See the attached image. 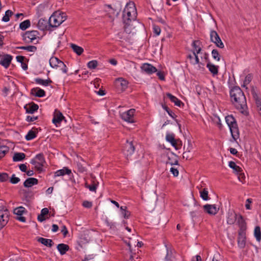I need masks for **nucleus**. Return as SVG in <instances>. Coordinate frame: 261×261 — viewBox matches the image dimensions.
Instances as JSON below:
<instances>
[{
  "label": "nucleus",
  "mask_w": 261,
  "mask_h": 261,
  "mask_svg": "<svg viewBox=\"0 0 261 261\" xmlns=\"http://www.w3.org/2000/svg\"><path fill=\"white\" fill-rule=\"evenodd\" d=\"M230 101L238 110L245 115L248 114L245 111L247 108V101L245 95L239 86H235L231 88L229 91Z\"/></svg>",
  "instance_id": "1"
},
{
  "label": "nucleus",
  "mask_w": 261,
  "mask_h": 261,
  "mask_svg": "<svg viewBox=\"0 0 261 261\" xmlns=\"http://www.w3.org/2000/svg\"><path fill=\"white\" fill-rule=\"evenodd\" d=\"M239 229L238 231V244L240 248H244L246 245V231L247 225L243 217L240 215L238 218Z\"/></svg>",
  "instance_id": "2"
},
{
  "label": "nucleus",
  "mask_w": 261,
  "mask_h": 261,
  "mask_svg": "<svg viewBox=\"0 0 261 261\" xmlns=\"http://www.w3.org/2000/svg\"><path fill=\"white\" fill-rule=\"evenodd\" d=\"M225 121L229 126L233 141H236L239 137V130L237 121L232 115L226 116Z\"/></svg>",
  "instance_id": "3"
},
{
  "label": "nucleus",
  "mask_w": 261,
  "mask_h": 261,
  "mask_svg": "<svg viewBox=\"0 0 261 261\" xmlns=\"http://www.w3.org/2000/svg\"><path fill=\"white\" fill-rule=\"evenodd\" d=\"M67 18L66 13L60 11H56L53 13L49 17V20L53 21L54 24L49 23V27L57 28L63 23Z\"/></svg>",
  "instance_id": "4"
},
{
  "label": "nucleus",
  "mask_w": 261,
  "mask_h": 261,
  "mask_svg": "<svg viewBox=\"0 0 261 261\" xmlns=\"http://www.w3.org/2000/svg\"><path fill=\"white\" fill-rule=\"evenodd\" d=\"M126 9H127V10H128V9H130L131 10H132L133 12H134V10L135 9L134 3L133 2L132 3H127L125 6V9H124V10L123 11L122 20H123V23L124 24V30L125 32H126L128 34H129L131 32V31L130 30H127V29H128V27L130 25L132 20L133 19H134V18L126 17V16L124 13H125Z\"/></svg>",
  "instance_id": "5"
},
{
  "label": "nucleus",
  "mask_w": 261,
  "mask_h": 261,
  "mask_svg": "<svg viewBox=\"0 0 261 261\" xmlns=\"http://www.w3.org/2000/svg\"><path fill=\"white\" fill-rule=\"evenodd\" d=\"M9 212L4 206L0 207V230L6 225L9 221Z\"/></svg>",
  "instance_id": "6"
},
{
  "label": "nucleus",
  "mask_w": 261,
  "mask_h": 261,
  "mask_svg": "<svg viewBox=\"0 0 261 261\" xmlns=\"http://www.w3.org/2000/svg\"><path fill=\"white\" fill-rule=\"evenodd\" d=\"M39 34L37 31H27L22 35V40L26 43H30L36 39L37 35Z\"/></svg>",
  "instance_id": "7"
},
{
  "label": "nucleus",
  "mask_w": 261,
  "mask_h": 261,
  "mask_svg": "<svg viewBox=\"0 0 261 261\" xmlns=\"http://www.w3.org/2000/svg\"><path fill=\"white\" fill-rule=\"evenodd\" d=\"M135 147L133 144V141L129 142L128 140L123 146L122 150L123 154L126 156L128 159V156L131 155L135 151Z\"/></svg>",
  "instance_id": "8"
},
{
  "label": "nucleus",
  "mask_w": 261,
  "mask_h": 261,
  "mask_svg": "<svg viewBox=\"0 0 261 261\" xmlns=\"http://www.w3.org/2000/svg\"><path fill=\"white\" fill-rule=\"evenodd\" d=\"M210 40L211 41L215 44V45L219 48H223L224 47V44L222 42L220 36L216 31L212 30L210 33Z\"/></svg>",
  "instance_id": "9"
},
{
  "label": "nucleus",
  "mask_w": 261,
  "mask_h": 261,
  "mask_svg": "<svg viewBox=\"0 0 261 261\" xmlns=\"http://www.w3.org/2000/svg\"><path fill=\"white\" fill-rule=\"evenodd\" d=\"M49 65L52 68L57 67H62L64 66V68H62V70L64 73H67V68L65 64L62 61L59 60L58 58L52 57L49 61Z\"/></svg>",
  "instance_id": "10"
},
{
  "label": "nucleus",
  "mask_w": 261,
  "mask_h": 261,
  "mask_svg": "<svg viewBox=\"0 0 261 261\" xmlns=\"http://www.w3.org/2000/svg\"><path fill=\"white\" fill-rule=\"evenodd\" d=\"M64 120L65 122H67V120L65 117L63 116L62 113L58 109H56L54 113V117L52 120V122L56 126L61 124V122Z\"/></svg>",
  "instance_id": "11"
},
{
  "label": "nucleus",
  "mask_w": 261,
  "mask_h": 261,
  "mask_svg": "<svg viewBox=\"0 0 261 261\" xmlns=\"http://www.w3.org/2000/svg\"><path fill=\"white\" fill-rule=\"evenodd\" d=\"M26 212L25 208L22 206L18 207L13 211V213L17 215L15 219L22 222H26V218L22 216V215Z\"/></svg>",
  "instance_id": "12"
},
{
  "label": "nucleus",
  "mask_w": 261,
  "mask_h": 261,
  "mask_svg": "<svg viewBox=\"0 0 261 261\" xmlns=\"http://www.w3.org/2000/svg\"><path fill=\"white\" fill-rule=\"evenodd\" d=\"M51 22L49 19L47 20L45 18H40L38 22V28L41 31H51V29H50L51 27H49V23H51Z\"/></svg>",
  "instance_id": "13"
},
{
  "label": "nucleus",
  "mask_w": 261,
  "mask_h": 261,
  "mask_svg": "<svg viewBox=\"0 0 261 261\" xmlns=\"http://www.w3.org/2000/svg\"><path fill=\"white\" fill-rule=\"evenodd\" d=\"M13 59V56L9 54H4L2 56L0 64L4 66L5 68H8L10 66Z\"/></svg>",
  "instance_id": "14"
},
{
  "label": "nucleus",
  "mask_w": 261,
  "mask_h": 261,
  "mask_svg": "<svg viewBox=\"0 0 261 261\" xmlns=\"http://www.w3.org/2000/svg\"><path fill=\"white\" fill-rule=\"evenodd\" d=\"M141 70L148 74H152L157 72L155 67L149 63H144L141 67Z\"/></svg>",
  "instance_id": "15"
},
{
  "label": "nucleus",
  "mask_w": 261,
  "mask_h": 261,
  "mask_svg": "<svg viewBox=\"0 0 261 261\" xmlns=\"http://www.w3.org/2000/svg\"><path fill=\"white\" fill-rule=\"evenodd\" d=\"M24 109L25 110L26 113L32 114L37 111L39 106L34 102H31L26 104L24 106Z\"/></svg>",
  "instance_id": "16"
},
{
  "label": "nucleus",
  "mask_w": 261,
  "mask_h": 261,
  "mask_svg": "<svg viewBox=\"0 0 261 261\" xmlns=\"http://www.w3.org/2000/svg\"><path fill=\"white\" fill-rule=\"evenodd\" d=\"M203 210L207 214L215 215L218 212L219 208H217L215 205L207 204L203 206Z\"/></svg>",
  "instance_id": "17"
},
{
  "label": "nucleus",
  "mask_w": 261,
  "mask_h": 261,
  "mask_svg": "<svg viewBox=\"0 0 261 261\" xmlns=\"http://www.w3.org/2000/svg\"><path fill=\"white\" fill-rule=\"evenodd\" d=\"M30 94L35 97H43L45 96L46 93L44 90L36 87L31 89Z\"/></svg>",
  "instance_id": "18"
},
{
  "label": "nucleus",
  "mask_w": 261,
  "mask_h": 261,
  "mask_svg": "<svg viewBox=\"0 0 261 261\" xmlns=\"http://www.w3.org/2000/svg\"><path fill=\"white\" fill-rule=\"evenodd\" d=\"M251 92L252 95V97L255 100V104L257 109V110L258 109L261 108V98H260L257 94L256 93L254 87L253 86L251 87Z\"/></svg>",
  "instance_id": "19"
},
{
  "label": "nucleus",
  "mask_w": 261,
  "mask_h": 261,
  "mask_svg": "<svg viewBox=\"0 0 261 261\" xmlns=\"http://www.w3.org/2000/svg\"><path fill=\"white\" fill-rule=\"evenodd\" d=\"M166 96L170 99L171 101L174 103V105L177 107H180L181 106H184V103L175 96L172 95L170 93H167Z\"/></svg>",
  "instance_id": "20"
},
{
  "label": "nucleus",
  "mask_w": 261,
  "mask_h": 261,
  "mask_svg": "<svg viewBox=\"0 0 261 261\" xmlns=\"http://www.w3.org/2000/svg\"><path fill=\"white\" fill-rule=\"evenodd\" d=\"M38 184V180L34 177H29L23 182V186L25 188H30L32 186L37 185Z\"/></svg>",
  "instance_id": "21"
},
{
  "label": "nucleus",
  "mask_w": 261,
  "mask_h": 261,
  "mask_svg": "<svg viewBox=\"0 0 261 261\" xmlns=\"http://www.w3.org/2000/svg\"><path fill=\"white\" fill-rule=\"evenodd\" d=\"M128 82L122 77H120L117 79L116 80V85L117 86H120L121 88V91H124L127 88Z\"/></svg>",
  "instance_id": "22"
},
{
  "label": "nucleus",
  "mask_w": 261,
  "mask_h": 261,
  "mask_svg": "<svg viewBox=\"0 0 261 261\" xmlns=\"http://www.w3.org/2000/svg\"><path fill=\"white\" fill-rule=\"evenodd\" d=\"M206 67L208 69V70L212 74L213 76L218 75L219 71V66H216L211 62L207 63Z\"/></svg>",
  "instance_id": "23"
},
{
  "label": "nucleus",
  "mask_w": 261,
  "mask_h": 261,
  "mask_svg": "<svg viewBox=\"0 0 261 261\" xmlns=\"http://www.w3.org/2000/svg\"><path fill=\"white\" fill-rule=\"evenodd\" d=\"M71 174H72L71 170L68 167H65L62 169L57 170L55 173V177L64 176L66 174L70 175Z\"/></svg>",
  "instance_id": "24"
},
{
  "label": "nucleus",
  "mask_w": 261,
  "mask_h": 261,
  "mask_svg": "<svg viewBox=\"0 0 261 261\" xmlns=\"http://www.w3.org/2000/svg\"><path fill=\"white\" fill-rule=\"evenodd\" d=\"M37 241L39 243H40L48 247H51L54 244L53 241L51 239H45L40 237L38 238Z\"/></svg>",
  "instance_id": "25"
},
{
  "label": "nucleus",
  "mask_w": 261,
  "mask_h": 261,
  "mask_svg": "<svg viewBox=\"0 0 261 261\" xmlns=\"http://www.w3.org/2000/svg\"><path fill=\"white\" fill-rule=\"evenodd\" d=\"M202 43L200 40H194L192 43V46L193 48V50H195L196 53L199 54L202 49H201Z\"/></svg>",
  "instance_id": "26"
},
{
  "label": "nucleus",
  "mask_w": 261,
  "mask_h": 261,
  "mask_svg": "<svg viewBox=\"0 0 261 261\" xmlns=\"http://www.w3.org/2000/svg\"><path fill=\"white\" fill-rule=\"evenodd\" d=\"M57 248L61 255L65 254L69 249V246L63 243L58 244Z\"/></svg>",
  "instance_id": "27"
},
{
  "label": "nucleus",
  "mask_w": 261,
  "mask_h": 261,
  "mask_svg": "<svg viewBox=\"0 0 261 261\" xmlns=\"http://www.w3.org/2000/svg\"><path fill=\"white\" fill-rule=\"evenodd\" d=\"M228 166L230 168L233 169V172L236 174H239L240 172L243 171L242 168L239 166L237 165L236 163L233 161L229 162Z\"/></svg>",
  "instance_id": "28"
},
{
  "label": "nucleus",
  "mask_w": 261,
  "mask_h": 261,
  "mask_svg": "<svg viewBox=\"0 0 261 261\" xmlns=\"http://www.w3.org/2000/svg\"><path fill=\"white\" fill-rule=\"evenodd\" d=\"M25 158V154L22 152H15L13 156L14 162H19L23 161Z\"/></svg>",
  "instance_id": "29"
},
{
  "label": "nucleus",
  "mask_w": 261,
  "mask_h": 261,
  "mask_svg": "<svg viewBox=\"0 0 261 261\" xmlns=\"http://www.w3.org/2000/svg\"><path fill=\"white\" fill-rule=\"evenodd\" d=\"M166 248L167 253L165 259L166 261H175V257L173 255L171 250H169L167 245H165Z\"/></svg>",
  "instance_id": "30"
},
{
  "label": "nucleus",
  "mask_w": 261,
  "mask_h": 261,
  "mask_svg": "<svg viewBox=\"0 0 261 261\" xmlns=\"http://www.w3.org/2000/svg\"><path fill=\"white\" fill-rule=\"evenodd\" d=\"M70 47L73 51L78 56L81 55L84 51V49L82 47L79 46L75 44L71 43Z\"/></svg>",
  "instance_id": "31"
},
{
  "label": "nucleus",
  "mask_w": 261,
  "mask_h": 261,
  "mask_svg": "<svg viewBox=\"0 0 261 261\" xmlns=\"http://www.w3.org/2000/svg\"><path fill=\"white\" fill-rule=\"evenodd\" d=\"M35 81L37 84H41L45 86H47L49 84L53 83V81L49 78L45 80L40 78H36Z\"/></svg>",
  "instance_id": "32"
},
{
  "label": "nucleus",
  "mask_w": 261,
  "mask_h": 261,
  "mask_svg": "<svg viewBox=\"0 0 261 261\" xmlns=\"http://www.w3.org/2000/svg\"><path fill=\"white\" fill-rule=\"evenodd\" d=\"M122 5L121 3L119 1H117L114 4V9L116 11L115 16L117 17L122 9Z\"/></svg>",
  "instance_id": "33"
},
{
  "label": "nucleus",
  "mask_w": 261,
  "mask_h": 261,
  "mask_svg": "<svg viewBox=\"0 0 261 261\" xmlns=\"http://www.w3.org/2000/svg\"><path fill=\"white\" fill-rule=\"evenodd\" d=\"M37 131L31 129L25 136V138L27 141L31 140L37 137Z\"/></svg>",
  "instance_id": "34"
},
{
  "label": "nucleus",
  "mask_w": 261,
  "mask_h": 261,
  "mask_svg": "<svg viewBox=\"0 0 261 261\" xmlns=\"http://www.w3.org/2000/svg\"><path fill=\"white\" fill-rule=\"evenodd\" d=\"M31 25L30 20L27 19L19 24V29L22 31H25L29 28Z\"/></svg>",
  "instance_id": "35"
},
{
  "label": "nucleus",
  "mask_w": 261,
  "mask_h": 261,
  "mask_svg": "<svg viewBox=\"0 0 261 261\" xmlns=\"http://www.w3.org/2000/svg\"><path fill=\"white\" fill-rule=\"evenodd\" d=\"M254 235L256 240L260 242L261 240V230L259 226H255L254 230Z\"/></svg>",
  "instance_id": "36"
},
{
  "label": "nucleus",
  "mask_w": 261,
  "mask_h": 261,
  "mask_svg": "<svg viewBox=\"0 0 261 261\" xmlns=\"http://www.w3.org/2000/svg\"><path fill=\"white\" fill-rule=\"evenodd\" d=\"M121 118L124 121L129 123L134 122L133 117L130 114L128 115V114L125 112L122 113L121 115Z\"/></svg>",
  "instance_id": "37"
},
{
  "label": "nucleus",
  "mask_w": 261,
  "mask_h": 261,
  "mask_svg": "<svg viewBox=\"0 0 261 261\" xmlns=\"http://www.w3.org/2000/svg\"><path fill=\"white\" fill-rule=\"evenodd\" d=\"M35 158L40 161L39 163H37L39 166H44V163H45V160L44 157V155L42 153L37 154Z\"/></svg>",
  "instance_id": "38"
},
{
  "label": "nucleus",
  "mask_w": 261,
  "mask_h": 261,
  "mask_svg": "<svg viewBox=\"0 0 261 261\" xmlns=\"http://www.w3.org/2000/svg\"><path fill=\"white\" fill-rule=\"evenodd\" d=\"M13 14V12L10 10H8L5 12V14L2 18V21L8 22L10 20V17Z\"/></svg>",
  "instance_id": "39"
},
{
  "label": "nucleus",
  "mask_w": 261,
  "mask_h": 261,
  "mask_svg": "<svg viewBox=\"0 0 261 261\" xmlns=\"http://www.w3.org/2000/svg\"><path fill=\"white\" fill-rule=\"evenodd\" d=\"M162 108L165 110L169 115L173 119H175L177 116L165 105L162 104Z\"/></svg>",
  "instance_id": "40"
},
{
  "label": "nucleus",
  "mask_w": 261,
  "mask_h": 261,
  "mask_svg": "<svg viewBox=\"0 0 261 261\" xmlns=\"http://www.w3.org/2000/svg\"><path fill=\"white\" fill-rule=\"evenodd\" d=\"M126 206H121L120 211L121 212V214H122L123 217L125 219H128L130 216V212L127 211Z\"/></svg>",
  "instance_id": "41"
},
{
  "label": "nucleus",
  "mask_w": 261,
  "mask_h": 261,
  "mask_svg": "<svg viewBox=\"0 0 261 261\" xmlns=\"http://www.w3.org/2000/svg\"><path fill=\"white\" fill-rule=\"evenodd\" d=\"M1 147H2V149H0V155L1 158H2L8 152L9 148L8 147L5 145H2Z\"/></svg>",
  "instance_id": "42"
},
{
  "label": "nucleus",
  "mask_w": 261,
  "mask_h": 261,
  "mask_svg": "<svg viewBox=\"0 0 261 261\" xmlns=\"http://www.w3.org/2000/svg\"><path fill=\"white\" fill-rule=\"evenodd\" d=\"M98 65V62L96 60H92L89 62L87 64V66L89 68L94 69Z\"/></svg>",
  "instance_id": "43"
},
{
  "label": "nucleus",
  "mask_w": 261,
  "mask_h": 261,
  "mask_svg": "<svg viewBox=\"0 0 261 261\" xmlns=\"http://www.w3.org/2000/svg\"><path fill=\"white\" fill-rule=\"evenodd\" d=\"M212 55L213 58L216 60L218 61H219L220 60V55L216 49H214L212 51Z\"/></svg>",
  "instance_id": "44"
},
{
  "label": "nucleus",
  "mask_w": 261,
  "mask_h": 261,
  "mask_svg": "<svg viewBox=\"0 0 261 261\" xmlns=\"http://www.w3.org/2000/svg\"><path fill=\"white\" fill-rule=\"evenodd\" d=\"M166 141L169 143L173 142L176 139H175V135L173 134H168L166 137Z\"/></svg>",
  "instance_id": "45"
},
{
  "label": "nucleus",
  "mask_w": 261,
  "mask_h": 261,
  "mask_svg": "<svg viewBox=\"0 0 261 261\" xmlns=\"http://www.w3.org/2000/svg\"><path fill=\"white\" fill-rule=\"evenodd\" d=\"M9 178L8 174L7 173H0V182H5Z\"/></svg>",
  "instance_id": "46"
},
{
  "label": "nucleus",
  "mask_w": 261,
  "mask_h": 261,
  "mask_svg": "<svg viewBox=\"0 0 261 261\" xmlns=\"http://www.w3.org/2000/svg\"><path fill=\"white\" fill-rule=\"evenodd\" d=\"M19 178L16 177L15 174H13L10 179V182L12 184H16L19 182Z\"/></svg>",
  "instance_id": "47"
},
{
  "label": "nucleus",
  "mask_w": 261,
  "mask_h": 261,
  "mask_svg": "<svg viewBox=\"0 0 261 261\" xmlns=\"http://www.w3.org/2000/svg\"><path fill=\"white\" fill-rule=\"evenodd\" d=\"M252 77H253V76H252V74H251V73L248 74L245 78V80L244 81V84H249L252 81Z\"/></svg>",
  "instance_id": "48"
},
{
  "label": "nucleus",
  "mask_w": 261,
  "mask_h": 261,
  "mask_svg": "<svg viewBox=\"0 0 261 261\" xmlns=\"http://www.w3.org/2000/svg\"><path fill=\"white\" fill-rule=\"evenodd\" d=\"M192 53H193V55L194 56L195 60H194V62H191L192 64H193V65H195V64H200L199 59V58L198 57V54L196 53L195 50H192Z\"/></svg>",
  "instance_id": "49"
},
{
  "label": "nucleus",
  "mask_w": 261,
  "mask_h": 261,
  "mask_svg": "<svg viewBox=\"0 0 261 261\" xmlns=\"http://www.w3.org/2000/svg\"><path fill=\"white\" fill-rule=\"evenodd\" d=\"M92 202L87 201V200H84L82 203V205L87 208H90L92 206Z\"/></svg>",
  "instance_id": "50"
},
{
  "label": "nucleus",
  "mask_w": 261,
  "mask_h": 261,
  "mask_svg": "<svg viewBox=\"0 0 261 261\" xmlns=\"http://www.w3.org/2000/svg\"><path fill=\"white\" fill-rule=\"evenodd\" d=\"M231 216H232V218H231L230 217L231 216H230L229 217H228L227 220V222L229 224H233L236 220V217H237L236 214H234V216L232 215Z\"/></svg>",
  "instance_id": "51"
},
{
  "label": "nucleus",
  "mask_w": 261,
  "mask_h": 261,
  "mask_svg": "<svg viewBox=\"0 0 261 261\" xmlns=\"http://www.w3.org/2000/svg\"><path fill=\"white\" fill-rule=\"evenodd\" d=\"M37 47L34 45H29L25 47V50L28 51L34 52L37 50Z\"/></svg>",
  "instance_id": "52"
},
{
  "label": "nucleus",
  "mask_w": 261,
  "mask_h": 261,
  "mask_svg": "<svg viewBox=\"0 0 261 261\" xmlns=\"http://www.w3.org/2000/svg\"><path fill=\"white\" fill-rule=\"evenodd\" d=\"M237 175L238 176V178L239 180L241 182H243L245 181V174L244 173L241 172H240L239 174H237Z\"/></svg>",
  "instance_id": "53"
},
{
  "label": "nucleus",
  "mask_w": 261,
  "mask_h": 261,
  "mask_svg": "<svg viewBox=\"0 0 261 261\" xmlns=\"http://www.w3.org/2000/svg\"><path fill=\"white\" fill-rule=\"evenodd\" d=\"M86 186L91 191H95L97 188V185L95 184H92L90 185L86 184Z\"/></svg>",
  "instance_id": "54"
},
{
  "label": "nucleus",
  "mask_w": 261,
  "mask_h": 261,
  "mask_svg": "<svg viewBox=\"0 0 261 261\" xmlns=\"http://www.w3.org/2000/svg\"><path fill=\"white\" fill-rule=\"evenodd\" d=\"M156 75L158 76L159 79L161 81H165V74L163 72L161 71H158L156 73Z\"/></svg>",
  "instance_id": "55"
},
{
  "label": "nucleus",
  "mask_w": 261,
  "mask_h": 261,
  "mask_svg": "<svg viewBox=\"0 0 261 261\" xmlns=\"http://www.w3.org/2000/svg\"><path fill=\"white\" fill-rule=\"evenodd\" d=\"M38 119V116H27L26 118V121L29 122H33Z\"/></svg>",
  "instance_id": "56"
},
{
  "label": "nucleus",
  "mask_w": 261,
  "mask_h": 261,
  "mask_svg": "<svg viewBox=\"0 0 261 261\" xmlns=\"http://www.w3.org/2000/svg\"><path fill=\"white\" fill-rule=\"evenodd\" d=\"M153 33L156 35H159L161 33V29L160 28L156 25H153Z\"/></svg>",
  "instance_id": "57"
},
{
  "label": "nucleus",
  "mask_w": 261,
  "mask_h": 261,
  "mask_svg": "<svg viewBox=\"0 0 261 261\" xmlns=\"http://www.w3.org/2000/svg\"><path fill=\"white\" fill-rule=\"evenodd\" d=\"M61 228V232H62L64 237H66L67 234L68 233V231L66 226L63 225Z\"/></svg>",
  "instance_id": "58"
},
{
  "label": "nucleus",
  "mask_w": 261,
  "mask_h": 261,
  "mask_svg": "<svg viewBox=\"0 0 261 261\" xmlns=\"http://www.w3.org/2000/svg\"><path fill=\"white\" fill-rule=\"evenodd\" d=\"M170 172L175 177L177 176L178 175V170L174 167H171L170 168Z\"/></svg>",
  "instance_id": "59"
},
{
  "label": "nucleus",
  "mask_w": 261,
  "mask_h": 261,
  "mask_svg": "<svg viewBox=\"0 0 261 261\" xmlns=\"http://www.w3.org/2000/svg\"><path fill=\"white\" fill-rule=\"evenodd\" d=\"M168 160L171 161L170 162H169L170 164L171 165H178V161L177 159H175L174 160H172L171 158L168 156Z\"/></svg>",
  "instance_id": "60"
},
{
  "label": "nucleus",
  "mask_w": 261,
  "mask_h": 261,
  "mask_svg": "<svg viewBox=\"0 0 261 261\" xmlns=\"http://www.w3.org/2000/svg\"><path fill=\"white\" fill-rule=\"evenodd\" d=\"M252 202V199L248 198L246 200V203L245 204V207L247 210H250L251 206L250 204Z\"/></svg>",
  "instance_id": "61"
},
{
  "label": "nucleus",
  "mask_w": 261,
  "mask_h": 261,
  "mask_svg": "<svg viewBox=\"0 0 261 261\" xmlns=\"http://www.w3.org/2000/svg\"><path fill=\"white\" fill-rule=\"evenodd\" d=\"M16 60L18 62L20 63L21 64L24 62V60L25 59V57L22 56H17L16 57Z\"/></svg>",
  "instance_id": "62"
},
{
  "label": "nucleus",
  "mask_w": 261,
  "mask_h": 261,
  "mask_svg": "<svg viewBox=\"0 0 261 261\" xmlns=\"http://www.w3.org/2000/svg\"><path fill=\"white\" fill-rule=\"evenodd\" d=\"M183 158L186 159V160H190L191 159V156L190 155V151H185L183 153Z\"/></svg>",
  "instance_id": "63"
},
{
  "label": "nucleus",
  "mask_w": 261,
  "mask_h": 261,
  "mask_svg": "<svg viewBox=\"0 0 261 261\" xmlns=\"http://www.w3.org/2000/svg\"><path fill=\"white\" fill-rule=\"evenodd\" d=\"M45 219H46V218L45 217V216L42 215L41 213H40L39 215H38V216L37 217L38 221L39 222H41L45 221Z\"/></svg>",
  "instance_id": "64"
}]
</instances>
